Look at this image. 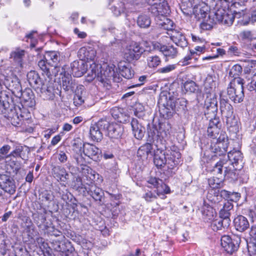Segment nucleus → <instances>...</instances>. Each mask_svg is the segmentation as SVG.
<instances>
[{"label": "nucleus", "instance_id": "nucleus-32", "mask_svg": "<svg viewBox=\"0 0 256 256\" xmlns=\"http://www.w3.org/2000/svg\"><path fill=\"white\" fill-rule=\"evenodd\" d=\"M220 110L222 116L224 117L230 116L234 114L233 108L228 100L222 96L220 98Z\"/></svg>", "mask_w": 256, "mask_h": 256}, {"label": "nucleus", "instance_id": "nucleus-5", "mask_svg": "<svg viewBox=\"0 0 256 256\" xmlns=\"http://www.w3.org/2000/svg\"><path fill=\"white\" fill-rule=\"evenodd\" d=\"M175 98L170 96V94H168V96H160L158 100L159 112L161 116L164 118L168 119L172 116L175 112Z\"/></svg>", "mask_w": 256, "mask_h": 256}, {"label": "nucleus", "instance_id": "nucleus-48", "mask_svg": "<svg viewBox=\"0 0 256 256\" xmlns=\"http://www.w3.org/2000/svg\"><path fill=\"white\" fill-rule=\"evenodd\" d=\"M242 67L238 64H235L233 66L232 68L230 69L228 76L232 78H233V80H236V78H242L239 77V76L242 72Z\"/></svg>", "mask_w": 256, "mask_h": 256}, {"label": "nucleus", "instance_id": "nucleus-3", "mask_svg": "<svg viewBox=\"0 0 256 256\" xmlns=\"http://www.w3.org/2000/svg\"><path fill=\"white\" fill-rule=\"evenodd\" d=\"M242 78L232 80L227 88V94L230 100L235 103H240L244 98V84Z\"/></svg>", "mask_w": 256, "mask_h": 256}, {"label": "nucleus", "instance_id": "nucleus-31", "mask_svg": "<svg viewBox=\"0 0 256 256\" xmlns=\"http://www.w3.org/2000/svg\"><path fill=\"white\" fill-rule=\"evenodd\" d=\"M118 68L120 74L124 78L126 79H130L134 76V70L126 62H120L118 64Z\"/></svg>", "mask_w": 256, "mask_h": 256}, {"label": "nucleus", "instance_id": "nucleus-57", "mask_svg": "<svg viewBox=\"0 0 256 256\" xmlns=\"http://www.w3.org/2000/svg\"><path fill=\"white\" fill-rule=\"evenodd\" d=\"M102 132V131L106 130L108 132L109 126L110 124L106 120L101 119L97 122L94 124Z\"/></svg>", "mask_w": 256, "mask_h": 256}, {"label": "nucleus", "instance_id": "nucleus-59", "mask_svg": "<svg viewBox=\"0 0 256 256\" xmlns=\"http://www.w3.org/2000/svg\"><path fill=\"white\" fill-rule=\"evenodd\" d=\"M184 88L186 92H194L196 90V85L192 80H187L184 84Z\"/></svg>", "mask_w": 256, "mask_h": 256}, {"label": "nucleus", "instance_id": "nucleus-62", "mask_svg": "<svg viewBox=\"0 0 256 256\" xmlns=\"http://www.w3.org/2000/svg\"><path fill=\"white\" fill-rule=\"evenodd\" d=\"M72 157L78 166H80L85 164V158L82 156L81 152H80V154L76 153L74 154Z\"/></svg>", "mask_w": 256, "mask_h": 256}, {"label": "nucleus", "instance_id": "nucleus-20", "mask_svg": "<svg viewBox=\"0 0 256 256\" xmlns=\"http://www.w3.org/2000/svg\"><path fill=\"white\" fill-rule=\"evenodd\" d=\"M96 56V51L90 46H84L78 51V56L82 60H94Z\"/></svg>", "mask_w": 256, "mask_h": 256}, {"label": "nucleus", "instance_id": "nucleus-19", "mask_svg": "<svg viewBox=\"0 0 256 256\" xmlns=\"http://www.w3.org/2000/svg\"><path fill=\"white\" fill-rule=\"evenodd\" d=\"M62 58L60 52L57 51L48 52L44 56V59L48 62V65L54 67L55 70H57L58 68L60 70V67L58 66V64Z\"/></svg>", "mask_w": 256, "mask_h": 256}, {"label": "nucleus", "instance_id": "nucleus-25", "mask_svg": "<svg viewBox=\"0 0 256 256\" xmlns=\"http://www.w3.org/2000/svg\"><path fill=\"white\" fill-rule=\"evenodd\" d=\"M62 88L66 92L76 91L78 86L75 80H72L68 73L64 72V76L62 77Z\"/></svg>", "mask_w": 256, "mask_h": 256}, {"label": "nucleus", "instance_id": "nucleus-10", "mask_svg": "<svg viewBox=\"0 0 256 256\" xmlns=\"http://www.w3.org/2000/svg\"><path fill=\"white\" fill-rule=\"evenodd\" d=\"M217 100L216 98H209L208 96L206 98L204 104V116L209 122L212 121L214 118H220L216 116L218 110Z\"/></svg>", "mask_w": 256, "mask_h": 256}, {"label": "nucleus", "instance_id": "nucleus-21", "mask_svg": "<svg viewBox=\"0 0 256 256\" xmlns=\"http://www.w3.org/2000/svg\"><path fill=\"white\" fill-rule=\"evenodd\" d=\"M149 10L156 16L166 15L169 14L170 12V8L168 6V4L164 2V0L152 6Z\"/></svg>", "mask_w": 256, "mask_h": 256}, {"label": "nucleus", "instance_id": "nucleus-43", "mask_svg": "<svg viewBox=\"0 0 256 256\" xmlns=\"http://www.w3.org/2000/svg\"><path fill=\"white\" fill-rule=\"evenodd\" d=\"M152 145L149 143L142 146L137 152L138 156L140 158H147L149 154L151 153Z\"/></svg>", "mask_w": 256, "mask_h": 256}, {"label": "nucleus", "instance_id": "nucleus-49", "mask_svg": "<svg viewBox=\"0 0 256 256\" xmlns=\"http://www.w3.org/2000/svg\"><path fill=\"white\" fill-rule=\"evenodd\" d=\"M218 21L214 18H211L210 16H208V19L206 20H204L200 25V28L204 30H210L212 29L214 26L216 24Z\"/></svg>", "mask_w": 256, "mask_h": 256}, {"label": "nucleus", "instance_id": "nucleus-29", "mask_svg": "<svg viewBox=\"0 0 256 256\" xmlns=\"http://www.w3.org/2000/svg\"><path fill=\"white\" fill-rule=\"evenodd\" d=\"M88 185L89 187L87 188V190H86L88 193L96 201L101 202L104 196V192L102 189L92 184Z\"/></svg>", "mask_w": 256, "mask_h": 256}, {"label": "nucleus", "instance_id": "nucleus-41", "mask_svg": "<svg viewBox=\"0 0 256 256\" xmlns=\"http://www.w3.org/2000/svg\"><path fill=\"white\" fill-rule=\"evenodd\" d=\"M203 218L206 220H212L216 215L215 210L208 204H204L202 208Z\"/></svg>", "mask_w": 256, "mask_h": 256}, {"label": "nucleus", "instance_id": "nucleus-22", "mask_svg": "<svg viewBox=\"0 0 256 256\" xmlns=\"http://www.w3.org/2000/svg\"><path fill=\"white\" fill-rule=\"evenodd\" d=\"M20 101L24 106L32 108L36 104L34 96L32 90L30 89H25L21 96Z\"/></svg>", "mask_w": 256, "mask_h": 256}, {"label": "nucleus", "instance_id": "nucleus-30", "mask_svg": "<svg viewBox=\"0 0 256 256\" xmlns=\"http://www.w3.org/2000/svg\"><path fill=\"white\" fill-rule=\"evenodd\" d=\"M226 170L224 172V179L227 180L230 182H234L238 180L239 176V170L242 168L241 166H235L234 170L224 167Z\"/></svg>", "mask_w": 256, "mask_h": 256}, {"label": "nucleus", "instance_id": "nucleus-1", "mask_svg": "<svg viewBox=\"0 0 256 256\" xmlns=\"http://www.w3.org/2000/svg\"><path fill=\"white\" fill-rule=\"evenodd\" d=\"M180 157L181 154L177 148L173 146L167 151H155L154 162L158 168H166L168 170H172L178 164Z\"/></svg>", "mask_w": 256, "mask_h": 256}, {"label": "nucleus", "instance_id": "nucleus-9", "mask_svg": "<svg viewBox=\"0 0 256 256\" xmlns=\"http://www.w3.org/2000/svg\"><path fill=\"white\" fill-rule=\"evenodd\" d=\"M145 52L144 48L140 44L132 42L125 50L124 58L129 62H136L140 58Z\"/></svg>", "mask_w": 256, "mask_h": 256}, {"label": "nucleus", "instance_id": "nucleus-27", "mask_svg": "<svg viewBox=\"0 0 256 256\" xmlns=\"http://www.w3.org/2000/svg\"><path fill=\"white\" fill-rule=\"evenodd\" d=\"M123 132V126L116 123L110 124L108 130V136L112 138L115 139L120 138Z\"/></svg>", "mask_w": 256, "mask_h": 256}, {"label": "nucleus", "instance_id": "nucleus-36", "mask_svg": "<svg viewBox=\"0 0 256 256\" xmlns=\"http://www.w3.org/2000/svg\"><path fill=\"white\" fill-rule=\"evenodd\" d=\"M78 170L82 175L84 180L86 179L88 181L87 184H93L94 176L92 174V170L90 166L84 164L78 168Z\"/></svg>", "mask_w": 256, "mask_h": 256}, {"label": "nucleus", "instance_id": "nucleus-26", "mask_svg": "<svg viewBox=\"0 0 256 256\" xmlns=\"http://www.w3.org/2000/svg\"><path fill=\"white\" fill-rule=\"evenodd\" d=\"M28 80L30 84L36 88L40 89L44 82L39 74L34 70H31L27 74Z\"/></svg>", "mask_w": 256, "mask_h": 256}, {"label": "nucleus", "instance_id": "nucleus-11", "mask_svg": "<svg viewBox=\"0 0 256 256\" xmlns=\"http://www.w3.org/2000/svg\"><path fill=\"white\" fill-rule=\"evenodd\" d=\"M214 18L218 22L228 26L232 25L234 20V16L231 10L222 8L216 10Z\"/></svg>", "mask_w": 256, "mask_h": 256}, {"label": "nucleus", "instance_id": "nucleus-47", "mask_svg": "<svg viewBox=\"0 0 256 256\" xmlns=\"http://www.w3.org/2000/svg\"><path fill=\"white\" fill-rule=\"evenodd\" d=\"M24 54L25 51L24 50L18 48L12 52L10 58H13L14 60L18 62L22 66V58Z\"/></svg>", "mask_w": 256, "mask_h": 256}, {"label": "nucleus", "instance_id": "nucleus-35", "mask_svg": "<svg viewBox=\"0 0 256 256\" xmlns=\"http://www.w3.org/2000/svg\"><path fill=\"white\" fill-rule=\"evenodd\" d=\"M46 210L44 209L43 212L36 211L32 214L34 222L39 228L46 229L48 227L47 225L44 224L46 221Z\"/></svg>", "mask_w": 256, "mask_h": 256}, {"label": "nucleus", "instance_id": "nucleus-46", "mask_svg": "<svg viewBox=\"0 0 256 256\" xmlns=\"http://www.w3.org/2000/svg\"><path fill=\"white\" fill-rule=\"evenodd\" d=\"M151 24L150 16L146 14L139 16L137 19V24L141 28H148Z\"/></svg>", "mask_w": 256, "mask_h": 256}, {"label": "nucleus", "instance_id": "nucleus-45", "mask_svg": "<svg viewBox=\"0 0 256 256\" xmlns=\"http://www.w3.org/2000/svg\"><path fill=\"white\" fill-rule=\"evenodd\" d=\"M48 62L46 59L41 60L38 62V66L42 71V74L46 75L48 78L51 79L52 74L50 68V65H48Z\"/></svg>", "mask_w": 256, "mask_h": 256}, {"label": "nucleus", "instance_id": "nucleus-15", "mask_svg": "<svg viewBox=\"0 0 256 256\" xmlns=\"http://www.w3.org/2000/svg\"><path fill=\"white\" fill-rule=\"evenodd\" d=\"M84 154L94 161L100 160L101 150L95 145L89 143L82 144Z\"/></svg>", "mask_w": 256, "mask_h": 256}, {"label": "nucleus", "instance_id": "nucleus-4", "mask_svg": "<svg viewBox=\"0 0 256 256\" xmlns=\"http://www.w3.org/2000/svg\"><path fill=\"white\" fill-rule=\"evenodd\" d=\"M0 90V114H4L8 118L18 103L8 90Z\"/></svg>", "mask_w": 256, "mask_h": 256}, {"label": "nucleus", "instance_id": "nucleus-12", "mask_svg": "<svg viewBox=\"0 0 256 256\" xmlns=\"http://www.w3.org/2000/svg\"><path fill=\"white\" fill-rule=\"evenodd\" d=\"M50 80L45 78L44 82L40 89L41 92L46 96L47 99L53 100L56 94L60 95V91L58 88H56L54 83Z\"/></svg>", "mask_w": 256, "mask_h": 256}, {"label": "nucleus", "instance_id": "nucleus-58", "mask_svg": "<svg viewBox=\"0 0 256 256\" xmlns=\"http://www.w3.org/2000/svg\"><path fill=\"white\" fill-rule=\"evenodd\" d=\"M174 24V22L172 20L167 18H166V20H164L160 24L162 28L169 31V33L172 32V30H176L173 28Z\"/></svg>", "mask_w": 256, "mask_h": 256}, {"label": "nucleus", "instance_id": "nucleus-34", "mask_svg": "<svg viewBox=\"0 0 256 256\" xmlns=\"http://www.w3.org/2000/svg\"><path fill=\"white\" fill-rule=\"evenodd\" d=\"M204 92L206 95V98H216L214 94V89L216 88V83L212 78H207L204 82Z\"/></svg>", "mask_w": 256, "mask_h": 256}, {"label": "nucleus", "instance_id": "nucleus-37", "mask_svg": "<svg viewBox=\"0 0 256 256\" xmlns=\"http://www.w3.org/2000/svg\"><path fill=\"white\" fill-rule=\"evenodd\" d=\"M170 128V126L168 122L160 123L158 130L156 129V126H152V128L148 130V136L149 138L151 137L154 140L155 138H156V136H157V134L160 135L161 132L164 134V130H166L167 128L169 130Z\"/></svg>", "mask_w": 256, "mask_h": 256}, {"label": "nucleus", "instance_id": "nucleus-14", "mask_svg": "<svg viewBox=\"0 0 256 256\" xmlns=\"http://www.w3.org/2000/svg\"><path fill=\"white\" fill-rule=\"evenodd\" d=\"M0 187L4 192L12 195L16 190L15 182L10 176L0 174Z\"/></svg>", "mask_w": 256, "mask_h": 256}, {"label": "nucleus", "instance_id": "nucleus-63", "mask_svg": "<svg viewBox=\"0 0 256 256\" xmlns=\"http://www.w3.org/2000/svg\"><path fill=\"white\" fill-rule=\"evenodd\" d=\"M22 220L26 224V232H30V230H34L32 228L34 227L33 224L30 218L28 216H24L21 218Z\"/></svg>", "mask_w": 256, "mask_h": 256}, {"label": "nucleus", "instance_id": "nucleus-2", "mask_svg": "<svg viewBox=\"0 0 256 256\" xmlns=\"http://www.w3.org/2000/svg\"><path fill=\"white\" fill-rule=\"evenodd\" d=\"M114 68L115 66L114 64L107 66L106 68H102L101 66L94 64V66H90L88 76H90L92 79L96 78L104 86L109 84L112 80L119 82L122 80L119 76V74L116 72Z\"/></svg>", "mask_w": 256, "mask_h": 256}, {"label": "nucleus", "instance_id": "nucleus-50", "mask_svg": "<svg viewBox=\"0 0 256 256\" xmlns=\"http://www.w3.org/2000/svg\"><path fill=\"white\" fill-rule=\"evenodd\" d=\"M161 63L160 58L156 56H150L148 57L147 64L148 67L150 68H156Z\"/></svg>", "mask_w": 256, "mask_h": 256}, {"label": "nucleus", "instance_id": "nucleus-17", "mask_svg": "<svg viewBox=\"0 0 256 256\" xmlns=\"http://www.w3.org/2000/svg\"><path fill=\"white\" fill-rule=\"evenodd\" d=\"M221 126L222 124L220 118H214L212 121L209 122L207 130L208 136L214 140L216 138L220 131Z\"/></svg>", "mask_w": 256, "mask_h": 256}, {"label": "nucleus", "instance_id": "nucleus-56", "mask_svg": "<svg viewBox=\"0 0 256 256\" xmlns=\"http://www.w3.org/2000/svg\"><path fill=\"white\" fill-rule=\"evenodd\" d=\"M72 186L74 190L79 192L82 190H87V188L82 184V178L79 176L76 178V180L72 182Z\"/></svg>", "mask_w": 256, "mask_h": 256}, {"label": "nucleus", "instance_id": "nucleus-61", "mask_svg": "<svg viewBox=\"0 0 256 256\" xmlns=\"http://www.w3.org/2000/svg\"><path fill=\"white\" fill-rule=\"evenodd\" d=\"M210 150L211 152L216 154L214 156H222L224 154V152H221V150L219 146L216 144V142H213L210 146Z\"/></svg>", "mask_w": 256, "mask_h": 256}, {"label": "nucleus", "instance_id": "nucleus-33", "mask_svg": "<svg viewBox=\"0 0 256 256\" xmlns=\"http://www.w3.org/2000/svg\"><path fill=\"white\" fill-rule=\"evenodd\" d=\"M154 46L160 48V51L162 52L166 56L174 58L177 56V48L172 46H161L160 44L157 43L154 44Z\"/></svg>", "mask_w": 256, "mask_h": 256}, {"label": "nucleus", "instance_id": "nucleus-38", "mask_svg": "<svg viewBox=\"0 0 256 256\" xmlns=\"http://www.w3.org/2000/svg\"><path fill=\"white\" fill-rule=\"evenodd\" d=\"M230 220L224 219L220 217L219 218L214 220L210 224L211 228L214 231L222 230V228H227L229 226Z\"/></svg>", "mask_w": 256, "mask_h": 256}, {"label": "nucleus", "instance_id": "nucleus-28", "mask_svg": "<svg viewBox=\"0 0 256 256\" xmlns=\"http://www.w3.org/2000/svg\"><path fill=\"white\" fill-rule=\"evenodd\" d=\"M228 157L230 163L232 165L233 168L241 166L242 164V156L240 150H233L230 151L228 154Z\"/></svg>", "mask_w": 256, "mask_h": 256}, {"label": "nucleus", "instance_id": "nucleus-44", "mask_svg": "<svg viewBox=\"0 0 256 256\" xmlns=\"http://www.w3.org/2000/svg\"><path fill=\"white\" fill-rule=\"evenodd\" d=\"M84 89V87L82 85H79L76 86V89L75 91L76 94L74 98V102L76 106L82 105L84 102V99L82 96Z\"/></svg>", "mask_w": 256, "mask_h": 256}, {"label": "nucleus", "instance_id": "nucleus-40", "mask_svg": "<svg viewBox=\"0 0 256 256\" xmlns=\"http://www.w3.org/2000/svg\"><path fill=\"white\" fill-rule=\"evenodd\" d=\"M52 171L54 176L62 182H65L68 178L69 174L63 167L60 166H54Z\"/></svg>", "mask_w": 256, "mask_h": 256}, {"label": "nucleus", "instance_id": "nucleus-42", "mask_svg": "<svg viewBox=\"0 0 256 256\" xmlns=\"http://www.w3.org/2000/svg\"><path fill=\"white\" fill-rule=\"evenodd\" d=\"M90 134L91 138L96 142H100L103 137L102 132L94 124H92L90 129Z\"/></svg>", "mask_w": 256, "mask_h": 256}, {"label": "nucleus", "instance_id": "nucleus-24", "mask_svg": "<svg viewBox=\"0 0 256 256\" xmlns=\"http://www.w3.org/2000/svg\"><path fill=\"white\" fill-rule=\"evenodd\" d=\"M234 226L237 231L241 232H244L250 228V223L247 218L239 215L234 220Z\"/></svg>", "mask_w": 256, "mask_h": 256}, {"label": "nucleus", "instance_id": "nucleus-55", "mask_svg": "<svg viewBox=\"0 0 256 256\" xmlns=\"http://www.w3.org/2000/svg\"><path fill=\"white\" fill-rule=\"evenodd\" d=\"M223 180L222 178L213 176L208 180V184L212 188H218L222 185Z\"/></svg>", "mask_w": 256, "mask_h": 256}, {"label": "nucleus", "instance_id": "nucleus-51", "mask_svg": "<svg viewBox=\"0 0 256 256\" xmlns=\"http://www.w3.org/2000/svg\"><path fill=\"white\" fill-rule=\"evenodd\" d=\"M207 8L206 6L203 7H196L194 11V14L196 18L198 20L201 19L206 18V16L208 14L207 13Z\"/></svg>", "mask_w": 256, "mask_h": 256}, {"label": "nucleus", "instance_id": "nucleus-23", "mask_svg": "<svg viewBox=\"0 0 256 256\" xmlns=\"http://www.w3.org/2000/svg\"><path fill=\"white\" fill-rule=\"evenodd\" d=\"M170 36L171 40L178 46L182 48L187 46L188 42L185 36L182 32L178 30H172L170 33H168Z\"/></svg>", "mask_w": 256, "mask_h": 256}, {"label": "nucleus", "instance_id": "nucleus-64", "mask_svg": "<svg viewBox=\"0 0 256 256\" xmlns=\"http://www.w3.org/2000/svg\"><path fill=\"white\" fill-rule=\"evenodd\" d=\"M131 126L132 128V132H136L138 130L144 129V127L142 126V125L140 124L138 120L136 118H132L131 122Z\"/></svg>", "mask_w": 256, "mask_h": 256}, {"label": "nucleus", "instance_id": "nucleus-6", "mask_svg": "<svg viewBox=\"0 0 256 256\" xmlns=\"http://www.w3.org/2000/svg\"><path fill=\"white\" fill-rule=\"evenodd\" d=\"M0 81L4 84L6 88L10 90L12 95L16 98V102L20 101L21 96L23 91L20 82L15 78L14 81L10 76H6L4 74H0Z\"/></svg>", "mask_w": 256, "mask_h": 256}, {"label": "nucleus", "instance_id": "nucleus-16", "mask_svg": "<svg viewBox=\"0 0 256 256\" xmlns=\"http://www.w3.org/2000/svg\"><path fill=\"white\" fill-rule=\"evenodd\" d=\"M169 130H164V134L160 133V135L157 134L156 136V138L153 140V142L156 148V151L164 152L167 151L166 148V140L168 134H169Z\"/></svg>", "mask_w": 256, "mask_h": 256}, {"label": "nucleus", "instance_id": "nucleus-7", "mask_svg": "<svg viewBox=\"0 0 256 256\" xmlns=\"http://www.w3.org/2000/svg\"><path fill=\"white\" fill-rule=\"evenodd\" d=\"M16 108L8 114V118L10 120L12 125L16 126L19 124L22 120H28L30 116V114L27 108V106L22 105V102H18Z\"/></svg>", "mask_w": 256, "mask_h": 256}, {"label": "nucleus", "instance_id": "nucleus-60", "mask_svg": "<svg viewBox=\"0 0 256 256\" xmlns=\"http://www.w3.org/2000/svg\"><path fill=\"white\" fill-rule=\"evenodd\" d=\"M158 196L157 195V193L156 194L154 192H152L150 190H148L143 194L142 198L147 202H152L156 200Z\"/></svg>", "mask_w": 256, "mask_h": 256}, {"label": "nucleus", "instance_id": "nucleus-39", "mask_svg": "<svg viewBox=\"0 0 256 256\" xmlns=\"http://www.w3.org/2000/svg\"><path fill=\"white\" fill-rule=\"evenodd\" d=\"M233 207L234 206L232 202L225 200L223 203V207L219 212L220 217L224 219L230 220V216L231 214V211L232 210Z\"/></svg>", "mask_w": 256, "mask_h": 256}, {"label": "nucleus", "instance_id": "nucleus-54", "mask_svg": "<svg viewBox=\"0 0 256 256\" xmlns=\"http://www.w3.org/2000/svg\"><path fill=\"white\" fill-rule=\"evenodd\" d=\"M226 118V123L228 126L234 128L236 130L238 128V118L232 114L230 116L225 117Z\"/></svg>", "mask_w": 256, "mask_h": 256}, {"label": "nucleus", "instance_id": "nucleus-53", "mask_svg": "<svg viewBox=\"0 0 256 256\" xmlns=\"http://www.w3.org/2000/svg\"><path fill=\"white\" fill-rule=\"evenodd\" d=\"M8 156H14L16 158L19 157L22 158V160H24L26 156L24 152V148L20 146H16L15 150L8 154Z\"/></svg>", "mask_w": 256, "mask_h": 256}, {"label": "nucleus", "instance_id": "nucleus-13", "mask_svg": "<svg viewBox=\"0 0 256 256\" xmlns=\"http://www.w3.org/2000/svg\"><path fill=\"white\" fill-rule=\"evenodd\" d=\"M147 182L152 185L156 189L154 192L157 193L158 196H164L165 194H168L170 192V188L158 178L151 176L148 178Z\"/></svg>", "mask_w": 256, "mask_h": 256}, {"label": "nucleus", "instance_id": "nucleus-52", "mask_svg": "<svg viewBox=\"0 0 256 256\" xmlns=\"http://www.w3.org/2000/svg\"><path fill=\"white\" fill-rule=\"evenodd\" d=\"M224 164V162L220 160L214 165L212 170L214 175H216L217 177L222 178V179H224V174H222Z\"/></svg>", "mask_w": 256, "mask_h": 256}, {"label": "nucleus", "instance_id": "nucleus-8", "mask_svg": "<svg viewBox=\"0 0 256 256\" xmlns=\"http://www.w3.org/2000/svg\"><path fill=\"white\" fill-rule=\"evenodd\" d=\"M241 242V237L234 234L232 236H224L221 238V245L228 254H232L238 250Z\"/></svg>", "mask_w": 256, "mask_h": 256}, {"label": "nucleus", "instance_id": "nucleus-18", "mask_svg": "<svg viewBox=\"0 0 256 256\" xmlns=\"http://www.w3.org/2000/svg\"><path fill=\"white\" fill-rule=\"evenodd\" d=\"M72 74L76 77L82 76L86 71L87 66L84 62L80 60H75L70 64Z\"/></svg>", "mask_w": 256, "mask_h": 256}]
</instances>
